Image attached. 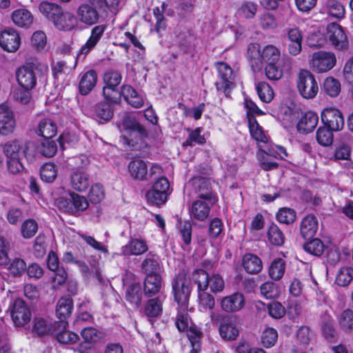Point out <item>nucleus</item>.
<instances>
[{
    "label": "nucleus",
    "mask_w": 353,
    "mask_h": 353,
    "mask_svg": "<svg viewBox=\"0 0 353 353\" xmlns=\"http://www.w3.org/2000/svg\"><path fill=\"white\" fill-rule=\"evenodd\" d=\"M105 30V27L103 25H99L94 26L91 30L90 36L87 40V41L79 49L77 54L76 60L73 67H68L66 65L65 61H57L52 66V71L54 75L57 77L59 74H68L72 70L74 69L77 63L79 61H83L85 59L87 54H88L95 48L97 44L101 39Z\"/></svg>",
    "instance_id": "obj_1"
},
{
    "label": "nucleus",
    "mask_w": 353,
    "mask_h": 353,
    "mask_svg": "<svg viewBox=\"0 0 353 353\" xmlns=\"http://www.w3.org/2000/svg\"><path fill=\"white\" fill-rule=\"evenodd\" d=\"M70 314L71 310H55L58 320H54L49 316L35 318L32 331L39 336L54 334L55 332L68 327L66 319Z\"/></svg>",
    "instance_id": "obj_2"
},
{
    "label": "nucleus",
    "mask_w": 353,
    "mask_h": 353,
    "mask_svg": "<svg viewBox=\"0 0 353 353\" xmlns=\"http://www.w3.org/2000/svg\"><path fill=\"white\" fill-rule=\"evenodd\" d=\"M48 71L47 64L37 61L27 63L17 70V81L22 88L32 90L37 85V79L44 76Z\"/></svg>",
    "instance_id": "obj_3"
},
{
    "label": "nucleus",
    "mask_w": 353,
    "mask_h": 353,
    "mask_svg": "<svg viewBox=\"0 0 353 353\" xmlns=\"http://www.w3.org/2000/svg\"><path fill=\"white\" fill-rule=\"evenodd\" d=\"M174 301L181 307H188L191 292L192 283L188 274L182 270L179 272L172 282Z\"/></svg>",
    "instance_id": "obj_4"
},
{
    "label": "nucleus",
    "mask_w": 353,
    "mask_h": 353,
    "mask_svg": "<svg viewBox=\"0 0 353 353\" xmlns=\"http://www.w3.org/2000/svg\"><path fill=\"white\" fill-rule=\"evenodd\" d=\"M211 179L201 176H195L191 179L185 186V191L188 192V196L192 192L197 194L199 199L211 201L213 204L216 201V196L212 190Z\"/></svg>",
    "instance_id": "obj_5"
},
{
    "label": "nucleus",
    "mask_w": 353,
    "mask_h": 353,
    "mask_svg": "<svg viewBox=\"0 0 353 353\" xmlns=\"http://www.w3.org/2000/svg\"><path fill=\"white\" fill-rule=\"evenodd\" d=\"M296 84L299 93L305 99H312L318 94L319 84L315 76L308 70L299 71Z\"/></svg>",
    "instance_id": "obj_6"
},
{
    "label": "nucleus",
    "mask_w": 353,
    "mask_h": 353,
    "mask_svg": "<svg viewBox=\"0 0 353 353\" xmlns=\"http://www.w3.org/2000/svg\"><path fill=\"white\" fill-rule=\"evenodd\" d=\"M103 0H88L79 6L76 11V19L86 26H92L99 22L100 10Z\"/></svg>",
    "instance_id": "obj_7"
},
{
    "label": "nucleus",
    "mask_w": 353,
    "mask_h": 353,
    "mask_svg": "<svg viewBox=\"0 0 353 353\" xmlns=\"http://www.w3.org/2000/svg\"><path fill=\"white\" fill-rule=\"evenodd\" d=\"M193 280L197 284L199 291H205L208 287L212 292H221L225 283L223 278L218 274L209 276L203 270H197L193 273Z\"/></svg>",
    "instance_id": "obj_8"
},
{
    "label": "nucleus",
    "mask_w": 353,
    "mask_h": 353,
    "mask_svg": "<svg viewBox=\"0 0 353 353\" xmlns=\"http://www.w3.org/2000/svg\"><path fill=\"white\" fill-rule=\"evenodd\" d=\"M336 57L330 51L319 50L312 54L310 65L314 72L324 73L332 70L336 65Z\"/></svg>",
    "instance_id": "obj_9"
},
{
    "label": "nucleus",
    "mask_w": 353,
    "mask_h": 353,
    "mask_svg": "<svg viewBox=\"0 0 353 353\" xmlns=\"http://www.w3.org/2000/svg\"><path fill=\"white\" fill-rule=\"evenodd\" d=\"M224 314H221V320L219 326V334L224 340H235L239 334V321L232 312L223 310Z\"/></svg>",
    "instance_id": "obj_10"
},
{
    "label": "nucleus",
    "mask_w": 353,
    "mask_h": 353,
    "mask_svg": "<svg viewBox=\"0 0 353 353\" xmlns=\"http://www.w3.org/2000/svg\"><path fill=\"white\" fill-rule=\"evenodd\" d=\"M327 35L334 48L344 50L348 47V39L342 27L336 23H331L327 27Z\"/></svg>",
    "instance_id": "obj_11"
},
{
    "label": "nucleus",
    "mask_w": 353,
    "mask_h": 353,
    "mask_svg": "<svg viewBox=\"0 0 353 353\" xmlns=\"http://www.w3.org/2000/svg\"><path fill=\"white\" fill-rule=\"evenodd\" d=\"M88 205V202L84 196L75 193L71 194L70 199L62 198L58 201V206L72 214L86 210Z\"/></svg>",
    "instance_id": "obj_12"
},
{
    "label": "nucleus",
    "mask_w": 353,
    "mask_h": 353,
    "mask_svg": "<svg viewBox=\"0 0 353 353\" xmlns=\"http://www.w3.org/2000/svg\"><path fill=\"white\" fill-rule=\"evenodd\" d=\"M249 128L252 137L258 143L260 152L276 157V154L270 148L268 137L254 119H249Z\"/></svg>",
    "instance_id": "obj_13"
},
{
    "label": "nucleus",
    "mask_w": 353,
    "mask_h": 353,
    "mask_svg": "<svg viewBox=\"0 0 353 353\" xmlns=\"http://www.w3.org/2000/svg\"><path fill=\"white\" fill-rule=\"evenodd\" d=\"M321 120L331 130L339 131L344 126V119L341 112L334 108L324 109L321 113Z\"/></svg>",
    "instance_id": "obj_14"
},
{
    "label": "nucleus",
    "mask_w": 353,
    "mask_h": 353,
    "mask_svg": "<svg viewBox=\"0 0 353 353\" xmlns=\"http://www.w3.org/2000/svg\"><path fill=\"white\" fill-rule=\"evenodd\" d=\"M286 40L288 53L294 57L299 55L302 50L303 34L296 27L287 28Z\"/></svg>",
    "instance_id": "obj_15"
},
{
    "label": "nucleus",
    "mask_w": 353,
    "mask_h": 353,
    "mask_svg": "<svg viewBox=\"0 0 353 353\" xmlns=\"http://www.w3.org/2000/svg\"><path fill=\"white\" fill-rule=\"evenodd\" d=\"M16 127V121L11 108L6 104H0V134L8 135Z\"/></svg>",
    "instance_id": "obj_16"
},
{
    "label": "nucleus",
    "mask_w": 353,
    "mask_h": 353,
    "mask_svg": "<svg viewBox=\"0 0 353 353\" xmlns=\"http://www.w3.org/2000/svg\"><path fill=\"white\" fill-rule=\"evenodd\" d=\"M211 201L197 199L188 206V212L192 219L205 221L210 215Z\"/></svg>",
    "instance_id": "obj_17"
},
{
    "label": "nucleus",
    "mask_w": 353,
    "mask_h": 353,
    "mask_svg": "<svg viewBox=\"0 0 353 353\" xmlns=\"http://www.w3.org/2000/svg\"><path fill=\"white\" fill-rule=\"evenodd\" d=\"M216 68L219 74L220 81L215 83L218 90H222L227 96L233 85L231 81L233 77L232 68L226 63L221 62L216 64Z\"/></svg>",
    "instance_id": "obj_18"
},
{
    "label": "nucleus",
    "mask_w": 353,
    "mask_h": 353,
    "mask_svg": "<svg viewBox=\"0 0 353 353\" xmlns=\"http://www.w3.org/2000/svg\"><path fill=\"white\" fill-rule=\"evenodd\" d=\"M20 43V36L15 30L8 28L1 32L0 46L4 50L10 52H16L19 49Z\"/></svg>",
    "instance_id": "obj_19"
},
{
    "label": "nucleus",
    "mask_w": 353,
    "mask_h": 353,
    "mask_svg": "<svg viewBox=\"0 0 353 353\" xmlns=\"http://www.w3.org/2000/svg\"><path fill=\"white\" fill-rule=\"evenodd\" d=\"M97 81V74L94 70H89L80 75L79 90L81 94L87 95L95 87Z\"/></svg>",
    "instance_id": "obj_20"
},
{
    "label": "nucleus",
    "mask_w": 353,
    "mask_h": 353,
    "mask_svg": "<svg viewBox=\"0 0 353 353\" xmlns=\"http://www.w3.org/2000/svg\"><path fill=\"white\" fill-rule=\"evenodd\" d=\"M52 23L60 30H71L77 26V21L72 12H64L62 9Z\"/></svg>",
    "instance_id": "obj_21"
},
{
    "label": "nucleus",
    "mask_w": 353,
    "mask_h": 353,
    "mask_svg": "<svg viewBox=\"0 0 353 353\" xmlns=\"http://www.w3.org/2000/svg\"><path fill=\"white\" fill-rule=\"evenodd\" d=\"M72 188L78 192L85 191L90 184L89 175L83 170H76L70 175Z\"/></svg>",
    "instance_id": "obj_22"
},
{
    "label": "nucleus",
    "mask_w": 353,
    "mask_h": 353,
    "mask_svg": "<svg viewBox=\"0 0 353 353\" xmlns=\"http://www.w3.org/2000/svg\"><path fill=\"white\" fill-rule=\"evenodd\" d=\"M122 97L125 101L134 108H140L143 105V97L139 94L131 85H123L121 87Z\"/></svg>",
    "instance_id": "obj_23"
},
{
    "label": "nucleus",
    "mask_w": 353,
    "mask_h": 353,
    "mask_svg": "<svg viewBox=\"0 0 353 353\" xmlns=\"http://www.w3.org/2000/svg\"><path fill=\"white\" fill-rule=\"evenodd\" d=\"M319 228L317 218L313 214H308L305 216L301 223L300 232L304 239H309L314 236Z\"/></svg>",
    "instance_id": "obj_24"
},
{
    "label": "nucleus",
    "mask_w": 353,
    "mask_h": 353,
    "mask_svg": "<svg viewBox=\"0 0 353 353\" xmlns=\"http://www.w3.org/2000/svg\"><path fill=\"white\" fill-rule=\"evenodd\" d=\"M261 46L258 43H251L248 48V57L253 71L260 70L263 66V58Z\"/></svg>",
    "instance_id": "obj_25"
},
{
    "label": "nucleus",
    "mask_w": 353,
    "mask_h": 353,
    "mask_svg": "<svg viewBox=\"0 0 353 353\" xmlns=\"http://www.w3.org/2000/svg\"><path fill=\"white\" fill-rule=\"evenodd\" d=\"M148 249L146 242L143 240L133 239L121 248L123 255H141Z\"/></svg>",
    "instance_id": "obj_26"
},
{
    "label": "nucleus",
    "mask_w": 353,
    "mask_h": 353,
    "mask_svg": "<svg viewBox=\"0 0 353 353\" xmlns=\"http://www.w3.org/2000/svg\"><path fill=\"white\" fill-rule=\"evenodd\" d=\"M318 122V115L315 112L310 111L301 118L297 124V129L299 132L308 133L316 127Z\"/></svg>",
    "instance_id": "obj_27"
},
{
    "label": "nucleus",
    "mask_w": 353,
    "mask_h": 353,
    "mask_svg": "<svg viewBox=\"0 0 353 353\" xmlns=\"http://www.w3.org/2000/svg\"><path fill=\"white\" fill-rule=\"evenodd\" d=\"M128 169L132 178L140 181L148 180V167L143 160L135 159L129 163Z\"/></svg>",
    "instance_id": "obj_28"
},
{
    "label": "nucleus",
    "mask_w": 353,
    "mask_h": 353,
    "mask_svg": "<svg viewBox=\"0 0 353 353\" xmlns=\"http://www.w3.org/2000/svg\"><path fill=\"white\" fill-rule=\"evenodd\" d=\"M323 9L324 12L333 18L341 19L345 17V7L337 0H326Z\"/></svg>",
    "instance_id": "obj_29"
},
{
    "label": "nucleus",
    "mask_w": 353,
    "mask_h": 353,
    "mask_svg": "<svg viewBox=\"0 0 353 353\" xmlns=\"http://www.w3.org/2000/svg\"><path fill=\"white\" fill-rule=\"evenodd\" d=\"M13 23L21 28H28L33 22L32 13L25 8L15 10L11 16Z\"/></svg>",
    "instance_id": "obj_30"
},
{
    "label": "nucleus",
    "mask_w": 353,
    "mask_h": 353,
    "mask_svg": "<svg viewBox=\"0 0 353 353\" xmlns=\"http://www.w3.org/2000/svg\"><path fill=\"white\" fill-rule=\"evenodd\" d=\"M243 266L249 274H257L262 270V261L259 257L252 254H247L243 258Z\"/></svg>",
    "instance_id": "obj_31"
},
{
    "label": "nucleus",
    "mask_w": 353,
    "mask_h": 353,
    "mask_svg": "<svg viewBox=\"0 0 353 353\" xmlns=\"http://www.w3.org/2000/svg\"><path fill=\"white\" fill-rule=\"evenodd\" d=\"M222 309H242L245 306V298L241 293H234L223 298Z\"/></svg>",
    "instance_id": "obj_32"
},
{
    "label": "nucleus",
    "mask_w": 353,
    "mask_h": 353,
    "mask_svg": "<svg viewBox=\"0 0 353 353\" xmlns=\"http://www.w3.org/2000/svg\"><path fill=\"white\" fill-rule=\"evenodd\" d=\"M61 7L54 3H50L47 1L41 2L39 5V12L48 19L54 21L59 14L61 13Z\"/></svg>",
    "instance_id": "obj_33"
},
{
    "label": "nucleus",
    "mask_w": 353,
    "mask_h": 353,
    "mask_svg": "<svg viewBox=\"0 0 353 353\" xmlns=\"http://www.w3.org/2000/svg\"><path fill=\"white\" fill-rule=\"evenodd\" d=\"M141 269L146 276L159 274L160 265L158 256L149 253L141 263Z\"/></svg>",
    "instance_id": "obj_34"
},
{
    "label": "nucleus",
    "mask_w": 353,
    "mask_h": 353,
    "mask_svg": "<svg viewBox=\"0 0 353 353\" xmlns=\"http://www.w3.org/2000/svg\"><path fill=\"white\" fill-rule=\"evenodd\" d=\"M123 126L125 130L132 132H137L141 137L148 135L147 130L131 115H125L123 118Z\"/></svg>",
    "instance_id": "obj_35"
},
{
    "label": "nucleus",
    "mask_w": 353,
    "mask_h": 353,
    "mask_svg": "<svg viewBox=\"0 0 353 353\" xmlns=\"http://www.w3.org/2000/svg\"><path fill=\"white\" fill-rule=\"evenodd\" d=\"M39 132L44 139H51L57 134V125L51 119H43L39 123Z\"/></svg>",
    "instance_id": "obj_36"
},
{
    "label": "nucleus",
    "mask_w": 353,
    "mask_h": 353,
    "mask_svg": "<svg viewBox=\"0 0 353 353\" xmlns=\"http://www.w3.org/2000/svg\"><path fill=\"white\" fill-rule=\"evenodd\" d=\"M186 330L192 347L190 353H199L201 351V332L195 325L190 326Z\"/></svg>",
    "instance_id": "obj_37"
},
{
    "label": "nucleus",
    "mask_w": 353,
    "mask_h": 353,
    "mask_svg": "<svg viewBox=\"0 0 353 353\" xmlns=\"http://www.w3.org/2000/svg\"><path fill=\"white\" fill-rule=\"evenodd\" d=\"M161 277L159 274L146 276L144 281L143 290L145 294H154L161 288Z\"/></svg>",
    "instance_id": "obj_38"
},
{
    "label": "nucleus",
    "mask_w": 353,
    "mask_h": 353,
    "mask_svg": "<svg viewBox=\"0 0 353 353\" xmlns=\"http://www.w3.org/2000/svg\"><path fill=\"white\" fill-rule=\"evenodd\" d=\"M285 272V262L283 259H275L269 268V276L274 281H279Z\"/></svg>",
    "instance_id": "obj_39"
},
{
    "label": "nucleus",
    "mask_w": 353,
    "mask_h": 353,
    "mask_svg": "<svg viewBox=\"0 0 353 353\" xmlns=\"http://www.w3.org/2000/svg\"><path fill=\"white\" fill-rule=\"evenodd\" d=\"M16 327H22L29 323L32 318L30 310H8Z\"/></svg>",
    "instance_id": "obj_40"
},
{
    "label": "nucleus",
    "mask_w": 353,
    "mask_h": 353,
    "mask_svg": "<svg viewBox=\"0 0 353 353\" xmlns=\"http://www.w3.org/2000/svg\"><path fill=\"white\" fill-rule=\"evenodd\" d=\"M81 336L83 341L89 344L97 343L104 337L103 332L91 327L83 328L81 332Z\"/></svg>",
    "instance_id": "obj_41"
},
{
    "label": "nucleus",
    "mask_w": 353,
    "mask_h": 353,
    "mask_svg": "<svg viewBox=\"0 0 353 353\" xmlns=\"http://www.w3.org/2000/svg\"><path fill=\"white\" fill-rule=\"evenodd\" d=\"M341 83L336 79L329 77L323 82V90L330 97H337L341 92Z\"/></svg>",
    "instance_id": "obj_42"
},
{
    "label": "nucleus",
    "mask_w": 353,
    "mask_h": 353,
    "mask_svg": "<svg viewBox=\"0 0 353 353\" xmlns=\"http://www.w3.org/2000/svg\"><path fill=\"white\" fill-rule=\"evenodd\" d=\"M263 62L267 63H276L280 59L281 52L278 48L272 45H268L262 50Z\"/></svg>",
    "instance_id": "obj_43"
},
{
    "label": "nucleus",
    "mask_w": 353,
    "mask_h": 353,
    "mask_svg": "<svg viewBox=\"0 0 353 353\" xmlns=\"http://www.w3.org/2000/svg\"><path fill=\"white\" fill-rule=\"evenodd\" d=\"M38 150L43 156L50 158L55 155L57 151L56 142L51 139H44L38 147Z\"/></svg>",
    "instance_id": "obj_44"
},
{
    "label": "nucleus",
    "mask_w": 353,
    "mask_h": 353,
    "mask_svg": "<svg viewBox=\"0 0 353 353\" xmlns=\"http://www.w3.org/2000/svg\"><path fill=\"white\" fill-rule=\"evenodd\" d=\"M324 244L319 239H313L303 245V249L307 253L319 256L324 251Z\"/></svg>",
    "instance_id": "obj_45"
},
{
    "label": "nucleus",
    "mask_w": 353,
    "mask_h": 353,
    "mask_svg": "<svg viewBox=\"0 0 353 353\" xmlns=\"http://www.w3.org/2000/svg\"><path fill=\"white\" fill-rule=\"evenodd\" d=\"M21 144L17 140L8 141L3 145V151L6 159L20 157Z\"/></svg>",
    "instance_id": "obj_46"
},
{
    "label": "nucleus",
    "mask_w": 353,
    "mask_h": 353,
    "mask_svg": "<svg viewBox=\"0 0 353 353\" xmlns=\"http://www.w3.org/2000/svg\"><path fill=\"white\" fill-rule=\"evenodd\" d=\"M332 131L327 127H320L316 131V141L323 146H329L333 142Z\"/></svg>",
    "instance_id": "obj_47"
},
{
    "label": "nucleus",
    "mask_w": 353,
    "mask_h": 353,
    "mask_svg": "<svg viewBox=\"0 0 353 353\" xmlns=\"http://www.w3.org/2000/svg\"><path fill=\"white\" fill-rule=\"evenodd\" d=\"M259 99L264 103H270L274 97L272 88L265 82H260L256 85Z\"/></svg>",
    "instance_id": "obj_48"
},
{
    "label": "nucleus",
    "mask_w": 353,
    "mask_h": 353,
    "mask_svg": "<svg viewBox=\"0 0 353 353\" xmlns=\"http://www.w3.org/2000/svg\"><path fill=\"white\" fill-rule=\"evenodd\" d=\"M96 116L105 121H109L113 116V111L108 102L98 103L94 108Z\"/></svg>",
    "instance_id": "obj_49"
},
{
    "label": "nucleus",
    "mask_w": 353,
    "mask_h": 353,
    "mask_svg": "<svg viewBox=\"0 0 353 353\" xmlns=\"http://www.w3.org/2000/svg\"><path fill=\"white\" fill-rule=\"evenodd\" d=\"M168 195V193L151 189L147 192L145 197L149 203L155 205H161L166 202Z\"/></svg>",
    "instance_id": "obj_50"
},
{
    "label": "nucleus",
    "mask_w": 353,
    "mask_h": 353,
    "mask_svg": "<svg viewBox=\"0 0 353 353\" xmlns=\"http://www.w3.org/2000/svg\"><path fill=\"white\" fill-rule=\"evenodd\" d=\"M261 293L267 299H275L279 296L280 290L276 283L267 281L260 287Z\"/></svg>",
    "instance_id": "obj_51"
},
{
    "label": "nucleus",
    "mask_w": 353,
    "mask_h": 353,
    "mask_svg": "<svg viewBox=\"0 0 353 353\" xmlns=\"http://www.w3.org/2000/svg\"><path fill=\"white\" fill-rule=\"evenodd\" d=\"M268 236L270 242L274 245H281L284 243V235L275 224H272L270 226Z\"/></svg>",
    "instance_id": "obj_52"
},
{
    "label": "nucleus",
    "mask_w": 353,
    "mask_h": 353,
    "mask_svg": "<svg viewBox=\"0 0 353 353\" xmlns=\"http://www.w3.org/2000/svg\"><path fill=\"white\" fill-rule=\"evenodd\" d=\"M66 328L67 327L55 332L57 341L63 344L75 343L79 339V336L74 332L67 330Z\"/></svg>",
    "instance_id": "obj_53"
},
{
    "label": "nucleus",
    "mask_w": 353,
    "mask_h": 353,
    "mask_svg": "<svg viewBox=\"0 0 353 353\" xmlns=\"http://www.w3.org/2000/svg\"><path fill=\"white\" fill-rule=\"evenodd\" d=\"M57 170L53 163H46L40 170V176L46 183L52 182L57 177Z\"/></svg>",
    "instance_id": "obj_54"
},
{
    "label": "nucleus",
    "mask_w": 353,
    "mask_h": 353,
    "mask_svg": "<svg viewBox=\"0 0 353 353\" xmlns=\"http://www.w3.org/2000/svg\"><path fill=\"white\" fill-rule=\"evenodd\" d=\"M142 292L139 284L133 283L130 285L126 290V299L135 306H138L141 302Z\"/></svg>",
    "instance_id": "obj_55"
},
{
    "label": "nucleus",
    "mask_w": 353,
    "mask_h": 353,
    "mask_svg": "<svg viewBox=\"0 0 353 353\" xmlns=\"http://www.w3.org/2000/svg\"><path fill=\"white\" fill-rule=\"evenodd\" d=\"M353 279V268H342L336 274V283L340 286H347Z\"/></svg>",
    "instance_id": "obj_56"
},
{
    "label": "nucleus",
    "mask_w": 353,
    "mask_h": 353,
    "mask_svg": "<svg viewBox=\"0 0 353 353\" xmlns=\"http://www.w3.org/2000/svg\"><path fill=\"white\" fill-rule=\"evenodd\" d=\"M339 322L344 331L349 332L353 329V311L343 310L339 314Z\"/></svg>",
    "instance_id": "obj_57"
},
{
    "label": "nucleus",
    "mask_w": 353,
    "mask_h": 353,
    "mask_svg": "<svg viewBox=\"0 0 353 353\" xmlns=\"http://www.w3.org/2000/svg\"><path fill=\"white\" fill-rule=\"evenodd\" d=\"M278 334L276 330L272 327L265 328L261 335V343L265 347L273 346L277 341Z\"/></svg>",
    "instance_id": "obj_58"
},
{
    "label": "nucleus",
    "mask_w": 353,
    "mask_h": 353,
    "mask_svg": "<svg viewBox=\"0 0 353 353\" xmlns=\"http://www.w3.org/2000/svg\"><path fill=\"white\" fill-rule=\"evenodd\" d=\"M37 230V223L34 219H28L21 225V234L25 239L32 237Z\"/></svg>",
    "instance_id": "obj_59"
},
{
    "label": "nucleus",
    "mask_w": 353,
    "mask_h": 353,
    "mask_svg": "<svg viewBox=\"0 0 353 353\" xmlns=\"http://www.w3.org/2000/svg\"><path fill=\"white\" fill-rule=\"evenodd\" d=\"M277 220L282 223L290 224L296 219V212L291 208H283L276 214Z\"/></svg>",
    "instance_id": "obj_60"
},
{
    "label": "nucleus",
    "mask_w": 353,
    "mask_h": 353,
    "mask_svg": "<svg viewBox=\"0 0 353 353\" xmlns=\"http://www.w3.org/2000/svg\"><path fill=\"white\" fill-rule=\"evenodd\" d=\"M88 197L93 203H100L105 197L103 186L99 183L93 185L90 190Z\"/></svg>",
    "instance_id": "obj_61"
},
{
    "label": "nucleus",
    "mask_w": 353,
    "mask_h": 353,
    "mask_svg": "<svg viewBox=\"0 0 353 353\" xmlns=\"http://www.w3.org/2000/svg\"><path fill=\"white\" fill-rule=\"evenodd\" d=\"M326 43V39L320 32L310 34L307 38V43L310 48H321Z\"/></svg>",
    "instance_id": "obj_62"
},
{
    "label": "nucleus",
    "mask_w": 353,
    "mask_h": 353,
    "mask_svg": "<svg viewBox=\"0 0 353 353\" xmlns=\"http://www.w3.org/2000/svg\"><path fill=\"white\" fill-rule=\"evenodd\" d=\"M117 87L104 86L103 94L104 97L110 102L117 103L122 96L121 90L119 91Z\"/></svg>",
    "instance_id": "obj_63"
},
{
    "label": "nucleus",
    "mask_w": 353,
    "mask_h": 353,
    "mask_svg": "<svg viewBox=\"0 0 353 353\" xmlns=\"http://www.w3.org/2000/svg\"><path fill=\"white\" fill-rule=\"evenodd\" d=\"M122 76L118 71H110L104 74L105 86L117 87L121 81Z\"/></svg>",
    "instance_id": "obj_64"
}]
</instances>
